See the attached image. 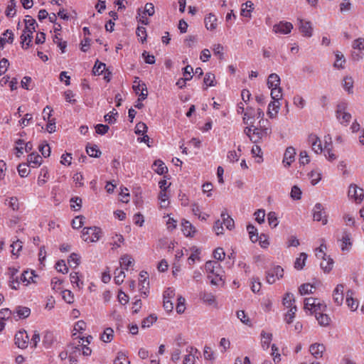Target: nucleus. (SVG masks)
Returning a JSON list of instances; mask_svg holds the SVG:
<instances>
[{
  "mask_svg": "<svg viewBox=\"0 0 364 364\" xmlns=\"http://www.w3.org/2000/svg\"><path fill=\"white\" fill-rule=\"evenodd\" d=\"M272 133L270 122L268 119H262L259 121L257 127H253L252 137L251 141L256 144L266 139Z\"/></svg>",
  "mask_w": 364,
  "mask_h": 364,
  "instance_id": "1",
  "label": "nucleus"
},
{
  "mask_svg": "<svg viewBox=\"0 0 364 364\" xmlns=\"http://www.w3.org/2000/svg\"><path fill=\"white\" fill-rule=\"evenodd\" d=\"M155 13L154 6L151 2H147L144 7L137 9L136 18L139 23L143 25H148L149 20L148 16H152Z\"/></svg>",
  "mask_w": 364,
  "mask_h": 364,
  "instance_id": "2",
  "label": "nucleus"
},
{
  "mask_svg": "<svg viewBox=\"0 0 364 364\" xmlns=\"http://www.w3.org/2000/svg\"><path fill=\"white\" fill-rule=\"evenodd\" d=\"M220 267V264L215 261H208L205 264L206 272L215 276V277H213L211 275L208 276L212 284L217 285L222 281V277L219 273Z\"/></svg>",
  "mask_w": 364,
  "mask_h": 364,
  "instance_id": "3",
  "label": "nucleus"
},
{
  "mask_svg": "<svg viewBox=\"0 0 364 364\" xmlns=\"http://www.w3.org/2000/svg\"><path fill=\"white\" fill-rule=\"evenodd\" d=\"M102 236V230L98 227L85 228L82 230V240L87 242H94L99 240Z\"/></svg>",
  "mask_w": 364,
  "mask_h": 364,
  "instance_id": "4",
  "label": "nucleus"
},
{
  "mask_svg": "<svg viewBox=\"0 0 364 364\" xmlns=\"http://www.w3.org/2000/svg\"><path fill=\"white\" fill-rule=\"evenodd\" d=\"M348 103L345 101L339 102L336 109V117L341 124L347 125L351 119V114L346 112Z\"/></svg>",
  "mask_w": 364,
  "mask_h": 364,
  "instance_id": "5",
  "label": "nucleus"
},
{
  "mask_svg": "<svg viewBox=\"0 0 364 364\" xmlns=\"http://www.w3.org/2000/svg\"><path fill=\"white\" fill-rule=\"evenodd\" d=\"M284 276V269L282 267L277 265L266 272V281L268 284H272Z\"/></svg>",
  "mask_w": 364,
  "mask_h": 364,
  "instance_id": "6",
  "label": "nucleus"
},
{
  "mask_svg": "<svg viewBox=\"0 0 364 364\" xmlns=\"http://www.w3.org/2000/svg\"><path fill=\"white\" fill-rule=\"evenodd\" d=\"M29 341V336L25 330H21L15 335V344L19 348H26L28 346Z\"/></svg>",
  "mask_w": 364,
  "mask_h": 364,
  "instance_id": "7",
  "label": "nucleus"
},
{
  "mask_svg": "<svg viewBox=\"0 0 364 364\" xmlns=\"http://www.w3.org/2000/svg\"><path fill=\"white\" fill-rule=\"evenodd\" d=\"M293 25L290 22L280 21L272 27V31L276 34L287 35L291 33Z\"/></svg>",
  "mask_w": 364,
  "mask_h": 364,
  "instance_id": "8",
  "label": "nucleus"
},
{
  "mask_svg": "<svg viewBox=\"0 0 364 364\" xmlns=\"http://www.w3.org/2000/svg\"><path fill=\"white\" fill-rule=\"evenodd\" d=\"M186 353L183 364H195L196 359L200 355V352L196 348L190 346L186 348Z\"/></svg>",
  "mask_w": 364,
  "mask_h": 364,
  "instance_id": "9",
  "label": "nucleus"
},
{
  "mask_svg": "<svg viewBox=\"0 0 364 364\" xmlns=\"http://www.w3.org/2000/svg\"><path fill=\"white\" fill-rule=\"evenodd\" d=\"M324 139L325 145L323 146V152L328 161H333L336 159V155L332 151L331 138L329 136H326Z\"/></svg>",
  "mask_w": 364,
  "mask_h": 364,
  "instance_id": "10",
  "label": "nucleus"
},
{
  "mask_svg": "<svg viewBox=\"0 0 364 364\" xmlns=\"http://www.w3.org/2000/svg\"><path fill=\"white\" fill-rule=\"evenodd\" d=\"M314 220L316 221H321L323 225L327 223V218L323 211V206L321 203H316L313 210Z\"/></svg>",
  "mask_w": 364,
  "mask_h": 364,
  "instance_id": "11",
  "label": "nucleus"
},
{
  "mask_svg": "<svg viewBox=\"0 0 364 364\" xmlns=\"http://www.w3.org/2000/svg\"><path fill=\"white\" fill-rule=\"evenodd\" d=\"M309 144L311 145L312 150L316 154H321L323 152V147L322 146L320 139L314 134L309 136Z\"/></svg>",
  "mask_w": 364,
  "mask_h": 364,
  "instance_id": "12",
  "label": "nucleus"
},
{
  "mask_svg": "<svg viewBox=\"0 0 364 364\" xmlns=\"http://www.w3.org/2000/svg\"><path fill=\"white\" fill-rule=\"evenodd\" d=\"M341 242V250L342 252H348L353 245V242L351 240V235L348 231H344L342 238L339 240Z\"/></svg>",
  "mask_w": 364,
  "mask_h": 364,
  "instance_id": "13",
  "label": "nucleus"
},
{
  "mask_svg": "<svg viewBox=\"0 0 364 364\" xmlns=\"http://www.w3.org/2000/svg\"><path fill=\"white\" fill-rule=\"evenodd\" d=\"M348 196L353 198L355 201H361L364 197V191L357 186L351 185L348 188Z\"/></svg>",
  "mask_w": 364,
  "mask_h": 364,
  "instance_id": "14",
  "label": "nucleus"
},
{
  "mask_svg": "<svg viewBox=\"0 0 364 364\" xmlns=\"http://www.w3.org/2000/svg\"><path fill=\"white\" fill-rule=\"evenodd\" d=\"M325 350L326 347L323 343H315L309 347L311 354L316 359L322 358Z\"/></svg>",
  "mask_w": 364,
  "mask_h": 364,
  "instance_id": "15",
  "label": "nucleus"
},
{
  "mask_svg": "<svg viewBox=\"0 0 364 364\" xmlns=\"http://www.w3.org/2000/svg\"><path fill=\"white\" fill-rule=\"evenodd\" d=\"M299 29L304 36L311 37L313 33V28L310 21H305L303 19L299 18Z\"/></svg>",
  "mask_w": 364,
  "mask_h": 364,
  "instance_id": "16",
  "label": "nucleus"
},
{
  "mask_svg": "<svg viewBox=\"0 0 364 364\" xmlns=\"http://www.w3.org/2000/svg\"><path fill=\"white\" fill-rule=\"evenodd\" d=\"M343 291L344 285L342 284H338L333 290V299L334 303L338 306H341L343 303L344 299Z\"/></svg>",
  "mask_w": 364,
  "mask_h": 364,
  "instance_id": "17",
  "label": "nucleus"
},
{
  "mask_svg": "<svg viewBox=\"0 0 364 364\" xmlns=\"http://www.w3.org/2000/svg\"><path fill=\"white\" fill-rule=\"evenodd\" d=\"M295 155L296 151L294 147L289 146L287 148L282 161L285 167H289L291 166V163L294 161Z\"/></svg>",
  "mask_w": 364,
  "mask_h": 364,
  "instance_id": "18",
  "label": "nucleus"
},
{
  "mask_svg": "<svg viewBox=\"0 0 364 364\" xmlns=\"http://www.w3.org/2000/svg\"><path fill=\"white\" fill-rule=\"evenodd\" d=\"M4 204L14 212L19 211L21 207L23 205V204L19 202V200L16 196L7 197L5 199Z\"/></svg>",
  "mask_w": 364,
  "mask_h": 364,
  "instance_id": "19",
  "label": "nucleus"
},
{
  "mask_svg": "<svg viewBox=\"0 0 364 364\" xmlns=\"http://www.w3.org/2000/svg\"><path fill=\"white\" fill-rule=\"evenodd\" d=\"M31 314V309L26 306H18L15 308L13 315L18 319H23L28 317Z\"/></svg>",
  "mask_w": 364,
  "mask_h": 364,
  "instance_id": "20",
  "label": "nucleus"
},
{
  "mask_svg": "<svg viewBox=\"0 0 364 364\" xmlns=\"http://www.w3.org/2000/svg\"><path fill=\"white\" fill-rule=\"evenodd\" d=\"M68 350H70V354L76 353H80V351L82 350V354L85 356L90 355L92 353V350L89 347L83 344H79L77 346L74 345H70L68 346Z\"/></svg>",
  "mask_w": 364,
  "mask_h": 364,
  "instance_id": "21",
  "label": "nucleus"
},
{
  "mask_svg": "<svg viewBox=\"0 0 364 364\" xmlns=\"http://www.w3.org/2000/svg\"><path fill=\"white\" fill-rule=\"evenodd\" d=\"M200 299L207 305L218 306V303L215 296L212 294L206 291L200 294Z\"/></svg>",
  "mask_w": 364,
  "mask_h": 364,
  "instance_id": "22",
  "label": "nucleus"
},
{
  "mask_svg": "<svg viewBox=\"0 0 364 364\" xmlns=\"http://www.w3.org/2000/svg\"><path fill=\"white\" fill-rule=\"evenodd\" d=\"M256 118L255 110L252 107H247L244 112L243 122L248 125H252Z\"/></svg>",
  "mask_w": 364,
  "mask_h": 364,
  "instance_id": "23",
  "label": "nucleus"
},
{
  "mask_svg": "<svg viewBox=\"0 0 364 364\" xmlns=\"http://www.w3.org/2000/svg\"><path fill=\"white\" fill-rule=\"evenodd\" d=\"M217 18L216 16L210 13L204 18V23L205 28L209 31H214L217 28Z\"/></svg>",
  "mask_w": 364,
  "mask_h": 364,
  "instance_id": "24",
  "label": "nucleus"
},
{
  "mask_svg": "<svg viewBox=\"0 0 364 364\" xmlns=\"http://www.w3.org/2000/svg\"><path fill=\"white\" fill-rule=\"evenodd\" d=\"M33 32L31 31V30L26 31L23 30L22 34L21 35V43L22 44V48L27 49L30 43L32 41L33 38Z\"/></svg>",
  "mask_w": 364,
  "mask_h": 364,
  "instance_id": "25",
  "label": "nucleus"
},
{
  "mask_svg": "<svg viewBox=\"0 0 364 364\" xmlns=\"http://www.w3.org/2000/svg\"><path fill=\"white\" fill-rule=\"evenodd\" d=\"M279 102L272 101L268 105V116L272 119L275 118L279 112Z\"/></svg>",
  "mask_w": 364,
  "mask_h": 364,
  "instance_id": "26",
  "label": "nucleus"
},
{
  "mask_svg": "<svg viewBox=\"0 0 364 364\" xmlns=\"http://www.w3.org/2000/svg\"><path fill=\"white\" fill-rule=\"evenodd\" d=\"M261 344L264 350H267L272 340V334L264 331L261 332Z\"/></svg>",
  "mask_w": 364,
  "mask_h": 364,
  "instance_id": "27",
  "label": "nucleus"
},
{
  "mask_svg": "<svg viewBox=\"0 0 364 364\" xmlns=\"http://www.w3.org/2000/svg\"><path fill=\"white\" fill-rule=\"evenodd\" d=\"M182 232L186 237H192L196 232L195 227L188 220L182 222Z\"/></svg>",
  "mask_w": 364,
  "mask_h": 364,
  "instance_id": "28",
  "label": "nucleus"
},
{
  "mask_svg": "<svg viewBox=\"0 0 364 364\" xmlns=\"http://www.w3.org/2000/svg\"><path fill=\"white\" fill-rule=\"evenodd\" d=\"M28 163L30 166L34 168L42 163V157L37 153H31L28 156Z\"/></svg>",
  "mask_w": 364,
  "mask_h": 364,
  "instance_id": "29",
  "label": "nucleus"
},
{
  "mask_svg": "<svg viewBox=\"0 0 364 364\" xmlns=\"http://www.w3.org/2000/svg\"><path fill=\"white\" fill-rule=\"evenodd\" d=\"M353 291L348 290L346 292V304L352 311H355L358 307V302L353 298Z\"/></svg>",
  "mask_w": 364,
  "mask_h": 364,
  "instance_id": "30",
  "label": "nucleus"
},
{
  "mask_svg": "<svg viewBox=\"0 0 364 364\" xmlns=\"http://www.w3.org/2000/svg\"><path fill=\"white\" fill-rule=\"evenodd\" d=\"M4 37H0V48H3L4 45L8 43H12L14 41V33L11 30L7 29L4 33Z\"/></svg>",
  "mask_w": 364,
  "mask_h": 364,
  "instance_id": "31",
  "label": "nucleus"
},
{
  "mask_svg": "<svg viewBox=\"0 0 364 364\" xmlns=\"http://www.w3.org/2000/svg\"><path fill=\"white\" fill-rule=\"evenodd\" d=\"M153 168L154 171L159 174L163 175L168 172V168L165 164L160 159L156 160L153 164Z\"/></svg>",
  "mask_w": 364,
  "mask_h": 364,
  "instance_id": "32",
  "label": "nucleus"
},
{
  "mask_svg": "<svg viewBox=\"0 0 364 364\" xmlns=\"http://www.w3.org/2000/svg\"><path fill=\"white\" fill-rule=\"evenodd\" d=\"M49 172H48V169L47 168V167H43L41 169V172H40V174L38 177V185L40 186H43L47 181L49 179Z\"/></svg>",
  "mask_w": 364,
  "mask_h": 364,
  "instance_id": "33",
  "label": "nucleus"
},
{
  "mask_svg": "<svg viewBox=\"0 0 364 364\" xmlns=\"http://www.w3.org/2000/svg\"><path fill=\"white\" fill-rule=\"evenodd\" d=\"M280 85V77L276 73H272L267 79V85L269 89L279 87Z\"/></svg>",
  "mask_w": 364,
  "mask_h": 364,
  "instance_id": "34",
  "label": "nucleus"
},
{
  "mask_svg": "<svg viewBox=\"0 0 364 364\" xmlns=\"http://www.w3.org/2000/svg\"><path fill=\"white\" fill-rule=\"evenodd\" d=\"M33 276L34 272L33 271H24L19 277L18 280L21 282L26 283V285H28L31 282H33Z\"/></svg>",
  "mask_w": 364,
  "mask_h": 364,
  "instance_id": "35",
  "label": "nucleus"
},
{
  "mask_svg": "<svg viewBox=\"0 0 364 364\" xmlns=\"http://www.w3.org/2000/svg\"><path fill=\"white\" fill-rule=\"evenodd\" d=\"M134 264V259L129 255H124L120 258V266L122 269H128L129 267Z\"/></svg>",
  "mask_w": 364,
  "mask_h": 364,
  "instance_id": "36",
  "label": "nucleus"
},
{
  "mask_svg": "<svg viewBox=\"0 0 364 364\" xmlns=\"http://www.w3.org/2000/svg\"><path fill=\"white\" fill-rule=\"evenodd\" d=\"M307 257L308 255L306 253H300L299 257H297L294 262V268L296 269L297 270L302 269L305 265Z\"/></svg>",
  "mask_w": 364,
  "mask_h": 364,
  "instance_id": "37",
  "label": "nucleus"
},
{
  "mask_svg": "<svg viewBox=\"0 0 364 364\" xmlns=\"http://www.w3.org/2000/svg\"><path fill=\"white\" fill-rule=\"evenodd\" d=\"M336 55V61L334 63V67L338 69L344 68V64L346 63V60L344 58V55L340 51H336L335 53Z\"/></svg>",
  "mask_w": 364,
  "mask_h": 364,
  "instance_id": "38",
  "label": "nucleus"
},
{
  "mask_svg": "<svg viewBox=\"0 0 364 364\" xmlns=\"http://www.w3.org/2000/svg\"><path fill=\"white\" fill-rule=\"evenodd\" d=\"M253 4L252 1H246L245 4H242L241 13L240 14L245 17H250L251 11L253 9Z\"/></svg>",
  "mask_w": 364,
  "mask_h": 364,
  "instance_id": "39",
  "label": "nucleus"
},
{
  "mask_svg": "<svg viewBox=\"0 0 364 364\" xmlns=\"http://www.w3.org/2000/svg\"><path fill=\"white\" fill-rule=\"evenodd\" d=\"M343 87L348 93L353 92V80L351 77L346 76L343 80Z\"/></svg>",
  "mask_w": 364,
  "mask_h": 364,
  "instance_id": "40",
  "label": "nucleus"
},
{
  "mask_svg": "<svg viewBox=\"0 0 364 364\" xmlns=\"http://www.w3.org/2000/svg\"><path fill=\"white\" fill-rule=\"evenodd\" d=\"M320 266L325 272H329L333 266V260L330 257L324 258L320 264Z\"/></svg>",
  "mask_w": 364,
  "mask_h": 364,
  "instance_id": "41",
  "label": "nucleus"
},
{
  "mask_svg": "<svg viewBox=\"0 0 364 364\" xmlns=\"http://www.w3.org/2000/svg\"><path fill=\"white\" fill-rule=\"evenodd\" d=\"M221 218L223 219V224L225 225L227 229L231 230L235 227V223L232 218H231L228 214L225 213H221Z\"/></svg>",
  "mask_w": 364,
  "mask_h": 364,
  "instance_id": "42",
  "label": "nucleus"
},
{
  "mask_svg": "<svg viewBox=\"0 0 364 364\" xmlns=\"http://www.w3.org/2000/svg\"><path fill=\"white\" fill-rule=\"evenodd\" d=\"M114 337V331L112 328H107L105 329L103 333L101 335V340L105 343H109Z\"/></svg>",
  "mask_w": 364,
  "mask_h": 364,
  "instance_id": "43",
  "label": "nucleus"
},
{
  "mask_svg": "<svg viewBox=\"0 0 364 364\" xmlns=\"http://www.w3.org/2000/svg\"><path fill=\"white\" fill-rule=\"evenodd\" d=\"M247 230L248 232L250 239L252 242H256L258 240V232L257 228L251 224L247 226Z\"/></svg>",
  "mask_w": 364,
  "mask_h": 364,
  "instance_id": "44",
  "label": "nucleus"
},
{
  "mask_svg": "<svg viewBox=\"0 0 364 364\" xmlns=\"http://www.w3.org/2000/svg\"><path fill=\"white\" fill-rule=\"evenodd\" d=\"M318 299L309 297L306 298L304 300V309L306 311H309L310 312L316 308V303L318 302Z\"/></svg>",
  "mask_w": 364,
  "mask_h": 364,
  "instance_id": "45",
  "label": "nucleus"
},
{
  "mask_svg": "<svg viewBox=\"0 0 364 364\" xmlns=\"http://www.w3.org/2000/svg\"><path fill=\"white\" fill-rule=\"evenodd\" d=\"M139 291L141 294L144 295V297H146L149 294V282L146 278L144 279L139 280Z\"/></svg>",
  "mask_w": 364,
  "mask_h": 364,
  "instance_id": "46",
  "label": "nucleus"
},
{
  "mask_svg": "<svg viewBox=\"0 0 364 364\" xmlns=\"http://www.w3.org/2000/svg\"><path fill=\"white\" fill-rule=\"evenodd\" d=\"M158 198L160 201L161 207L166 208L169 203V196L167 193V191H160Z\"/></svg>",
  "mask_w": 364,
  "mask_h": 364,
  "instance_id": "47",
  "label": "nucleus"
},
{
  "mask_svg": "<svg viewBox=\"0 0 364 364\" xmlns=\"http://www.w3.org/2000/svg\"><path fill=\"white\" fill-rule=\"evenodd\" d=\"M237 151L238 153L235 150L228 151L227 157L228 160L230 162L234 163L239 160V158L240 156V152L242 151L240 146L237 147Z\"/></svg>",
  "mask_w": 364,
  "mask_h": 364,
  "instance_id": "48",
  "label": "nucleus"
},
{
  "mask_svg": "<svg viewBox=\"0 0 364 364\" xmlns=\"http://www.w3.org/2000/svg\"><path fill=\"white\" fill-rule=\"evenodd\" d=\"M86 152L90 156L95 158H98L101 155V151L97 145L87 146Z\"/></svg>",
  "mask_w": 364,
  "mask_h": 364,
  "instance_id": "49",
  "label": "nucleus"
},
{
  "mask_svg": "<svg viewBox=\"0 0 364 364\" xmlns=\"http://www.w3.org/2000/svg\"><path fill=\"white\" fill-rule=\"evenodd\" d=\"M70 278L73 285L75 284L79 289L82 288L83 282L80 280L78 272H71Z\"/></svg>",
  "mask_w": 364,
  "mask_h": 364,
  "instance_id": "50",
  "label": "nucleus"
},
{
  "mask_svg": "<svg viewBox=\"0 0 364 364\" xmlns=\"http://www.w3.org/2000/svg\"><path fill=\"white\" fill-rule=\"evenodd\" d=\"M283 305L286 308H291L293 307L294 303V296L293 294L291 293H287L285 294L284 298H283Z\"/></svg>",
  "mask_w": 364,
  "mask_h": 364,
  "instance_id": "51",
  "label": "nucleus"
},
{
  "mask_svg": "<svg viewBox=\"0 0 364 364\" xmlns=\"http://www.w3.org/2000/svg\"><path fill=\"white\" fill-rule=\"evenodd\" d=\"M114 364H130V362L124 353L119 352L114 360Z\"/></svg>",
  "mask_w": 364,
  "mask_h": 364,
  "instance_id": "52",
  "label": "nucleus"
},
{
  "mask_svg": "<svg viewBox=\"0 0 364 364\" xmlns=\"http://www.w3.org/2000/svg\"><path fill=\"white\" fill-rule=\"evenodd\" d=\"M289 309V311L287 312V314L284 316V321L288 324L292 323V321L295 317V314L297 311V308L296 306H294L293 307H291Z\"/></svg>",
  "mask_w": 364,
  "mask_h": 364,
  "instance_id": "53",
  "label": "nucleus"
},
{
  "mask_svg": "<svg viewBox=\"0 0 364 364\" xmlns=\"http://www.w3.org/2000/svg\"><path fill=\"white\" fill-rule=\"evenodd\" d=\"M112 242H111V245H112V249L119 247L124 241L123 236L120 234H114L112 237Z\"/></svg>",
  "mask_w": 364,
  "mask_h": 364,
  "instance_id": "54",
  "label": "nucleus"
},
{
  "mask_svg": "<svg viewBox=\"0 0 364 364\" xmlns=\"http://www.w3.org/2000/svg\"><path fill=\"white\" fill-rule=\"evenodd\" d=\"M271 97L272 101L279 102L282 98V90L279 87L271 88Z\"/></svg>",
  "mask_w": 364,
  "mask_h": 364,
  "instance_id": "55",
  "label": "nucleus"
},
{
  "mask_svg": "<svg viewBox=\"0 0 364 364\" xmlns=\"http://www.w3.org/2000/svg\"><path fill=\"white\" fill-rule=\"evenodd\" d=\"M267 220H268V223L269 225V226L272 228H275L278 224H279V221H278V218H277V213L275 212H269L267 215Z\"/></svg>",
  "mask_w": 364,
  "mask_h": 364,
  "instance_id": "56",
  "label": "nucleus"
},
{
  "mask_svg": "<svg viewBox=\"0 0 364 364\" xmlns=\"http://www.w3.org/2000/svg\"><path fill=\"white\" fill-rule=\"evenodd\" d=\"M114 282L119 285L124 282V279L125 277L124 272L122 269H116L114 271Z\"/></svg>",
  "mask_w": 364,
  "mask_h": 364,
  "instance_id": "57",
  "label": "nucleus"
},
{
  "mask_svg": "<svg viewBox=\"0 0 364 364\" xmlns=\"http://www.w3.org/2000/svg\"><path fill=\"white\" fill-rule=\"evenodd\" d=\"M316 318L321 326H326L330 323V318L326 314L321 313L316 316Z\"/></svg>",
  "mask_w": 364,
  "mask_h": 364,
  "instance_id": "58",
  "label": "nucleus"
},
{
  "mask_svg": "<svg viewBox=\"0 0 364 364\" xmlns=\"http://www.w3.org/2000/svg\"><path fill=\"white\" fill-rule=\"evenodd\" d=\"M105 68L106 65L105 63L99 62V60H97L92 69V72L95 75H100L103 73Z\"/></svg>",
  "mask_w": 364,
  "mask_h": 364,
  "instance_id": "59",
  "label": "nucleus"
},
{
  "mask_svg": "<svg viewBox=\"0 0 364 364\" xmlns=\"http://www.w3.org/2000/svg\"><path fill=\"white\" fill-rule=\"evenodd\" d=\"M157 317L154 314H151L141 321V328H146L150 327L154 322H156Z\"/></svg>",
  "mask_w": 364,
  "mask_h": 364,
  "instance_id": "60",
  "label": "nucleus"
},
{
  "mask_svg": "<svg viewBox=\"0 0 364 364\" xmlns=\"http://www.w3.org/2000/svg\"><path fill=\"white\" fill-rule=\"evenodd\" d=\"M315 287L311 284H303L299 288V291L301 295L313 293V289Z\"/></svg>",
  "mask_w": 364,
  "mask_h": 364,
  "instance_id": "61",
  "label": "nucleus"
},
{
  "mask_svg": "<svg viewBox=\"0 0 364 364\" xmlns=\"http://www.w3.org/2000/svg\"><path fill=\"white\" fill-rule=\"evenodd\" d=\"M309 176L311 179V183L312 185L317 184L321 179V173L318 171H311Z\"/></svg>",
  "mask_w": 364,
  "mask_h": 364,
  "instance_id": "62",
  "label": "nucleus"
},
{
  "mask_svg": "<svg viewBox=\"0 0 364 364\" xmlns=\"http://www.w3.org/2000/svg\"><path fill=\"white\" fill-rule=\"evenodd\" d=\"M215 77L214 74H213L211 73H208L205 74L204 79H203L204 84L207 87L215 86Z\"/></svg>",
  "mask_w": 364,
  "mask_h": 364,
  "instance_id": "63",
  "label": "nucleus"
},
{
  "mask_svg": "<svg viewBox=\"0 0 364 364\" xmlns=\"http://www.w3.org/2000/svg\"><path fill=\"white\" fill-rule=\"evenodd\" d=\"M85 217L82 215H78L76 216L73 220H72V227L74 229H79L82 227L84 225V220Z\"/></svg>",
  "mask_w": 364,
  "mask_h": 364,
  "instance_id": "64",
  "label": "nucleus"
}]
</instances>
